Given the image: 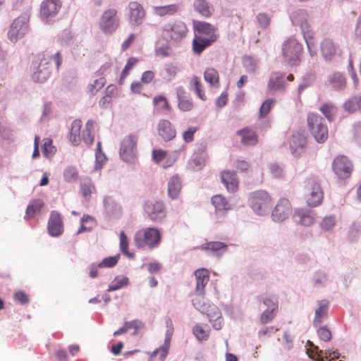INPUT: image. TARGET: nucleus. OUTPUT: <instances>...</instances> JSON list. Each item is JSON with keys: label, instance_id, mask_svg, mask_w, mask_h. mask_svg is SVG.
<instances>
[{"label": "nucleus", "instance_id": "nucleus-1", "mask_svg": "<svg viewBox=\"0 0 361 361\" xmlns=\"http://www.w3.org/2000/svg\"><path fill=\"white\" fill-rule=\"evenodd\" d=\"M161 238V233L157 228H147L137 231L133 241L138 249H153L159 245Z\"/></svg>", "mask_w": 361, "mask_h": 361}, {"label": "nucleus", "instance_id": "nucleus-2", "mask_svg": "<svg viewBox=\"0 0 361 361\" xmlns=\"http://www.w3.org/2000/svg\"><path fill=\"white\" fill-rule=\"evenodd\" d=\"M307 124L310 134L317 142H324L329 136V131L322 116L316 113H310L307 117Z\"/></svg>", "mask_w": 361, "mask_h": 361}, {"label": "nucleus", "instance_id": "nucleus-3", "mask_svg": "<svg viewBox=\"0 0 361 361\" xmlns=\"http://www.w3.org/2000/svg\"><path fill=\"white\" fill-rule=\"evenodd\" d=\"M120 25L121 20L118 12L114 8H110L104 11L98 22L99 30L105 35L113 34L120 27Z\"/></svg>", "mask_w": 361, "mask_h": 361}, {"label": "nucleus", "instance_id": "nucleus-4", "mask_svg": "<svg viewBox=\"0 0 361 361\" xmlns=\"http://www.w3.org/2000/svg\"><path fill=\"white\" fill-rule=\"evenodd\" d=\"M302 46L295 38L290 37L282 45V56L285 62L290 66H298L301 59Z\"/></svg>", "mask_w": 361, "mask_h": 361}, {"label": "nucleus", "instance_id": "nucleus-5", "mask_svg": "<svg viewBox=\"0 0 361 361\" xmlns=\"http://www.w3.org/2000/svg\"><path fill=\"white\" fill-rule=\"evenodd\" d=\"M186 24L179 20L167 23L162 30L163 37L170 42H178L188 35Z\"/></svg>", "mask_w": 361, "mask_h": 361}, {"label": "nucleus", "instance_id": "nucleus-6", "mask_svg": "<svg viewBox=\"0 0 361 361\" xmlns=\"http://www.w3.org/2000/svg\"><path fill=\"white\" fill-rule=\"evenodd\" d=\"M250 202L252 209L257 214L262 215L269 210L272 198L267 192L258 190L252 193Z\"/></svg>", "mask_w": 361, "mask_h": 361}, {"label": "nucleus", "instance_id": "nucleus-7", "mask_svg": "<svg viewBox=\"0 0 361 361\" xmlns=\"http://www.w3.org/2000/svg\"><path fill=\"white\" fill-rule=\"evenodd\" d=\"M293 21L294 23L298 24L300 25L310 54L314 55L315 51L312 50V47L314 46V32L307 19V13L305 11H300L297 16H293Z\"/></svg>", "mask_w": 361, "mask_h": 361}, {"label": "nucleus", "instance_id": "nucleus-8", "mask_svg": "<svg viewBox=\"0 0 361 361\" xmlns=\"http://www.w3.org/2000/svg\"><path fill=\"white\" fill-rule=\"evenodd\" d=\"M137 142V136L134 134H130L123 139L120 148V156L123 160L128 162L135 160Z\"/></svg>", "mask_w": 361, "mask_h": 361}, {"label": "nucleus", "instance_id": "nucleus-9", "mask_svg": "<svg viewBox=\"0 0 361 361\" xmlns=\"http://www.w3.org/2000/svg\"><path fill=\"white\" fill-rule=\"evenodd\" d=\"M38 60L39 62L36 61L38 65L32 78L36 82H44L50 77L51 73V56L42 53L38 55Z\"/></svg>", "mask_w": 361, "mask_h": 361}, {"label": "nucleus", "instance_id": "nucleus-10", "mask_svg": "<svg viewBox=\"0 0 361 361\" xmlns=\"http://www.w3.org/2000/svg\"><path fill=\"white\" fill-rule=\"evenodd\" d=\"M192 24L195 36H200L214 42L217 40L219 37V35L216 33L217 28L212 24L200 20H193Z\"/></svg>", "mask_w": 361, "mask_h": 361}, {"label": "nucleus", "instance_id": "nucleus-11", "mask_svg": "<svg viewBox=\"0 0 361 361\" xmlns=\"http://www.w3.org/2000/svg\"><path fill=\"white\" fill-rule=\"evenodd\" d=\"M334 173L341 179L349 178L353 171V165L347 157L339 155L332 163Z\"/></svg>", "mask_w": 361, "mask_h": 361}, {"label": "nucleus", "instance_id": "nucleus-12", "mask_svg": "<svg viewBox=\"0 0 361 361\" xmlns=\"http://www.w3.org/2000/svg\"><path fill=\"white\" fill-rule=\"evenodd\" d=\"M293 211L292 204L287 198H280L271 212V218L275 222H281L288 218Z\"/></svg>", "mask_w": 361, "mask_h": 361}, {"label": "nucleus", "instance_id": "nucleus-13", "mask_svg": "<svg viewBox=\"0 0 361 361\" xmlns=\"http://www.w3.org/2000/svg\"><path fill=\"white\" fill-rule=\"evenodd\" d=\"M146 12L142 4L130 1L128 5V21L131 26H139L144 22Z\"/></svg>", "mask_w": 361, "mask_h": 361}, {"label": "nucleus", "instance_id": "nucleus-14", "mask_svg": "<svg viewBox=\"0 0 361 361\" xmlns=\"http://www.w3.org/2000/svg\"><path fill=\"white\" fill-rule=\"evenodd\" d=\"M324 193L320 185L317 183L310 182L307 188L305 200L310 207L319 205L323 200Z\"/></svg>", "mask_w": 361, "mask_h": 361}, {"label": "nucleus", "instance_id": "nucleus-15", "mask_svg": "<svg viewBox=\"0 0 361 361\" xmlns=\"http://www.w3.org/2000/svg\"><path fill=\"white\" fill-rule=\"evenodd\" d=\"M63 230L61 214L56 211H51L47 223L48 233L52 237H58L63 233Z\"/></svg>", "mask_w": 361, "mask_h": 361}, {"label": "nucleus", "instance_id": "nucleus-16", "mask_svg": "<svg viewBox=\"0 0 361 361\" xmlns=\"http://www.w3.org/2000/svg\"><path fill=\"white\" fill-rule=\"evenodd\" d=\"M148 216L154 221H161L166 216L164 204L160 201H148L144 207Z\"/></svg>", "mask_w": 361, "mask_h": 361}, {"label": "nucleus", "instance_id": "nucleus-17", "mask_svg": "<svg viewBox=\"0 0 361 361\" xmlns=\"http://www.w3.org/2000/svg\"><path fill=\"white\" fill-rule=\"evenodd\" d=\"M62 6L61 0H44L40 6L42 17L48 19L56 16Z\"/></svg>", "mask_w": 361, "mask_h": 361}, {"label": "nucleus", "instance_id": "nucleus-18", "mask_svg": "<svg viewBox=\"0 0 361 361\" xmlns=\"http://www.w3.org/2000/svg\"><path fill=\"white\" fill-rule=\"evenodd\" d=\"M27 24L20 18L14 20L8 32L9 39L16 42L18 39L23 37L27 30Z\"/></svg>", "mask_w": 361, "mask_h": 361}, {"label": "nucleus", "instance_id": "nucleus-19", "mask_svg": "<svg viewBox=\"0 0 361 361\" xmlns=\"http://www.w3.org/2000/svg\"><path fill=\"white\" fill-rule=\"evenodd\" d=\"M203 314H207L209 321L214 329L219 330L223 326V318L220 310L214 305L209 304L206 311Z\"/></svg>", "mask_w": 361, "mask_h": 361}, {"label": "nucleus", "instance_id": "nucleus-20", "mask_svg": "<svg viewBox=\"0 0 361 361\" xmlns=\"http://www.w3.org/2000/svg\"><path fill=\"white\" fill-rule=\"evenodd\" d=\"M293 221L300 225L309 226L314 223V214L307 209H296L293 214Z\"/></svg>", "mask_w": 361, "mask_h": 361}, {"label": "nucleus", "instance_id": "nucleus-21", "mask_svg": "<svg viewBox=\"0 0 361 361\" xmlns=\"http://www.w3.org/2000/svg\"><path fill=\"white\" fill-rule=\"evenodd\" d=\"M194 274L196 280L195 293L204 294L205 286L209 280V271L207 269L202 268L197 269Z\"/></svg>", "mask_w": 361, "mask_h": 361}, {"label": "nucleus", "instance_id": "nucleus-22", "mask_svg": "<svg viewBox=\"0 0 361 361\" xmlns=\"http://www.w3.org/2000/svg\"><path fill=\"white\" fill-rule=\"evenodd\" d=\"M157 130L159 135L165 140L169 141L174 138L176 135V129L171 123L166 119L159 121L158 123Z\"/></svg>", "mask_w": 361, "mask_h": 361}, {"label": "nucleus", "instance_id": "nucleus-23", "mask_svg": "<svg viewBox=\"0 0 361 361\" xmlns=\"http://www.w3.org/2000/svg\"><path fill=\"white\" fill-rule=\"evenodd\" d=\"M221 179L228 192H235L238 190L239 180L234 171H223L221 173Z\"/></svg>", "mask_w": 361, "mask_h": 361}, {"label": "nucleus", "instance_id": "nucleus-24", "mask_svg": "<svg viewBox=\"0 0 361 361\" xmlns=\"http://www.w3.org/2000/svg\"><path fill=\"white\" fill-rule=\"evenodd\" d=\"M237 135L240 137L241 143L243 145L252 146L258 142L256 132L250 128L246 127L237 131Z\"/></svg>", "mask_w": 361, "mask_h": 361}, {"label": "nucleus", "instance_id": "nucleus-25", "mask_svg": "<svg viewBox=\"0 0 361 361\" xmlns=\"http://www.w3.org/2000/svg\"><path fill=\"white\" fill-rule=\"evenodd\" d=\"M284 75L281 73H274L268 82L267 88L270 93H275L276 91L285 89L283 80Z\"/></svg>", "mask_w": 361, "mask_h": 361}, {"label": "nucleus", "instance_id": "nucleus-26", "mask_svg": "<svg viewBox=\"0 0 361 361\" xmlns=\"http://www.w3.org/2000/svg\"><path fill=\"white\" fill-rule=\"evenodd\" d=\"M317 308L315 310V317L313 320L314 326H319L322 324L323 319L326 317L329 302L326 300H322L317 302Z\"/></svg>", "mask_w": 361, "mask_h": 361}, {"label": "nucleus", "instance_id": "nucleus-27", "mask_svg": "<svg viewBox=\"0 0 361 361\" xmlns=\"http://www.w3.org/2000/svg\"><path fill=\"white\" fill-rule=\"evenodd\" d=\"M118 94V87L116 85H109L105 90L104 95L99 101V105L102 108H106L111 102L112 99Z\"/></svg>", "mask_w": 361, "mask_h": 361}, {"label": "nucleus", "instance_id": "nucleus-28", "mask_svg": "<svg viewBox=\"0 0 361 361\" xmlns=\"http://www.w3.org/2000/svg\"><path fill=\"white\" fill-rule=\"evenodd\" d=\"M214 42L202 37L194 36L192 42V49L195 55H200L204 50L210 47Z\"/></svg>", "mask_w": 361, "mask_h": 361}, {"label": "nucleus", "instance_id": "nucleus-29", "mask_svg": "<svg viewBox=\"0 0 361 361\" xmlns=\"http://www.w3.org/2000/svg\"><path fill=\"white\" fill-rule=\"evenodd\" d=\"M166 336L164 340V345L159 348V352L161 353L162 359H164L168 353L169 349L170 348V342L171 340V337L173 334V325L171 319H168L166 322Z\"/></svg>", "mask_w": 361, "mask_h": 361}, {"label": "nucleus", "instance_id": "nucleus-30", "mask_svg": "<svg viewBox=\"0 0 361 361\" xmlns=\"http://www.w3.org/2000/svg\"><path fill=\"white\" fill-rule=\"evenodd\" d=\"M181 190V182L178 176H172L168 183V195L171 199L178 198Z\"/></svg>", "mask_w": 361, "mask_h": 361}, {"label": "nucleus", "instance_id": "nucleus-31", "mask_svg": "<svg viewBox=\"0 0 361 361\" xmlns=\"http://www.w3.org/2000/svg\"><path fill=\"white\" fill-rule=\"evenodd\" d=\"M178 11L179 6L178 4L153 7L154 13L160 17L175 15Z\"/></svg>", "mask_w": 361, "mask_h": 361}, {"label": "nucleus", "instance_id": "nucleus-32", "mask_svg": "<svg viewBox=\"0 0 361 361\" xmlns=\"http://www.w3.org/2000/svg\"><path fill=\"white\" fill-rule=\"evenodd\" d=\"M81 128L82 121L80 120H74L73 121L70 133V141L73 145H78L81 141Z\"/></svg>", "mask_w": 361, "mask_h": 361}, {"label": "nucleus", "instance_id": "nucleus-33", "mask_svg": "<svg viewBox=\"0 0 361 361\" xmlns=\"http://www.w3.org/2000/svg\"><path fill=\"white\" fill-rule=\"evenodd\" d=\"M152 103L157 111H161L165 113H169L171 111V107L166 97L164 95H156L153 98Z\"/></svg>", "mask_w": 361, "mask_h": 361}, {"label": "nucleus", "instance_id": "nucleus-34", "mask_svg": "<svg viewBox=\"0 0 361 361\" xmlns=\"http://www.w3.org/2000/svg\"><path fill=\"white\" fill-rule=\"evenodd\" d=\"M321 52L326 59H331L336 53V47L330 39H324L321 43Z\"/></svg>", "mask_w": 361, "mask_h": 361}, {"label": "nucleus", "instance_id": "nucleus-35", "mask_svg": "<svg viewBox=\"0 0 361 361\" xmlns=\"http://www.w3.org/2000/svg\"><path fill=\"white\" fill-rule=\"evenodd\" d=\"M103 204L106 211L111 215L119 214L122 212L121 207L111 197H105L103 200Z\"/></svg>", "mask_w": 361, "mask_h": 361}, {"label": "nucleus", "instance_id": "nucleus-36", "mask_svg": "<svg viewBox=\"0 0 361 361\" xmlns=\"http://www.w3.org/2000/svg\"><path fill=\"white\" fill-rule=\"evenodd\" d=\"M97 225L96 219L88 214H84L81 219V226L77 233L80 234L85 231H90Z\"/></svg>", "mask_w": 361, "mask_h": 361}, {"label": "nucleus", "instance_id": "nucleus-37", "mask_svg": "<svg viewBox=\"0 0 361 361\" xmlns=\"http://www.w3.org/2000/svg\"><path fill=\"white\" fill-rule=\"evenodd\" d=\"M44 207V202L41 200H32L27 207L25 219L32 218L35 214L39 213Z\"/></svg>", "mask_w": 361, "mask_h": 361}, {"label": "nucleus", "instance_id": "nucleus-38", "mask_svg": "<svg viewBox=\"0 0 361 361\" xmlns=\"http://www.w3.org/2000/svg\"><path fill=\"white\" fill-rule=\"evenodd\" d=\"M194 7L197 12L205 18H209L212 14V8L205 0H196Z\"/></svg>", "mask_w": 361, "mask_h": 361}, {"label": "nucleus", "instance_id": "nucleus-39", "mask_svg": "<svg viewBox=\"0 0 361 361\" xmlns=\"http://www.w3.org/2000/svg\"><path fill=\"white\" fill-rule=\"evenodd\" d=\"M190 88L193 90L196 95L202 100H206V95L202 90V85L200 79L197 76H193L190 81Z\"/></svg>", "mask_w": 361, "mask_h": 361}, {"label": "nucleus", "instance_id": "nucleus-40", "mask_svg": "<svg viewBox=\"0 0 361 361\" xmlns=\"http://www.w3.org/2000/svg\"><path fill=\"white\" fill-rule=\"evenodd\" d=\"M343 109L350 114L355 112L357 110L361 111V96L359 98L353 97L347 100L343 104Z\"/></svg>", "mask_w": 361, "mask_h": 361}, {"label": "nucleus", "instance_id": "nucleus-41", "mask_svg": "<svg viewBox=\"0 0 361 361\" xmlns=\"http://www.w3.org/2000/svg\"><path fill=\"white\" fill-rule=\"evenodd\" d=\"M204 80L212 86H219V73L214 68H207L204 73Z\"/></svg>", "mask_w": 361, "mask_h": 361}, {"label": "nucleus", "instance_id": "nucleus-42", "mask_svg": "<svg viewBox=\"0 0 361 361\" xmlns=\"http://www.w3.org/2000/svg\"><path fill=\"white\" fill-rule=\"evenodd\" d=\"M80 192L82 197L85 200H89L91 198L92 194L96 192L95 186L90 180L84 181L80 185Z\"/></svg>", "mask_w": 361, "mask_h": 361}, {"label": "nucleus", "instance_id": "nucleus-43", "mask_svg": "<svg viewBox=\"0 0 361 361\" xmlns=\"http://www.w3.org/2000/svg\"><path fill=\"white\" fill-rule=\"evenodd\" d=\"M94 122L92 121H88L85 124V128L82 132V139L84 142L90 145L94 142Z\"/></svg>", "mask_w": 361, "mask_h": 361}, {"label": "nucleus", "instance_id": "nucleus-44", "mask_svg": "<svg viewBox=\"0 0 361 361\" xmlns=\"http://www.w3.org/2000/svg\"><path fill=\"white\" fill-rule=\"evenodd\" d=\"M192 333L198 341H203L209 338L210 330L209 328L204 329L201 324H197L193 327Z\"/></svg>", "mask_w": 361, "mask_h": 361}, {"label": "nucleus", "instance_id": "nucleus-45", "mask_svg": "<svg viewBox=\"0 0 361 361\" xmlns=\"http://www.w3.org/2000/svg\"><path fill=\"white\" fill-rule=\"evenodd\" d=\"M320 111L326 116L329 121L334 120L337 113V108L331 103H325L319 108Z\"/></svg>", "mask_w": 361, "mask_h": 361}, {"label": "nucleus", "instance_id": "nucleus-46", "mask_svg": "<svg viewBox=\"0 0 361 361\" xmlns=\"http://www.w3.org/2000/svg\"><path fill=\"white\" fill-rule=\"evenodd\" d=\"M106 82V80L105 77H99L87 86L88 93L92 95L96 94V93L105 85Z\"/></svg>", "mask_w": 361, "mask_h": 361}, {"label": "nucleus", "instance_id": "nucleus-47", "mask_svg": "<svg viewBox=\"0 0 361 361\" xmlns=\"http://www.w3.org/2000/svg\"><path fill=\"white\" fill-rule=\"evenodd\" d=\"M119 247L121 252L128 256V257L133 258L134 255L130 253L128 250L129 240L123 231H121L119 235Z\"/></svg>", "mask_w": 361, "mask_h": 361}, {"label": "nucleus", "instance_id": "nucleus-48", "mask_svg": "<svg viewBox=\"0 0 361 361\" xmlns=\"http://www.w3.org/2000/svg\"><path fill=\"white\" fill-rule=\"evenodd\" d=\"M329 82L336 89H343L346 84L345 78L340 73H334L329 78Z\"/></svg>", "mask_w": 361, "mask_h": 361}, {"label": "nucleus", "instance_id": "nucleus-49", "mask_svg": "<svg viewBox=\"0 0 361 361\" xmlns=\"http://www.w3.org/2000/svg\"><path fill=\"white\" fill-rule=\"evenodd\" d=\"M129 279L126 276H116L114 280L109 286L108 291L116 290L122 287L126 286L128 284Z\"/></svg>", "mask_w": 361, "mask_h": 361}, {"label": "nucleus", "instance_id": "nucleus-50", "mask_svg": "<svg viewBox=\"0 0 361 361\" xmlns=\"http://www.w3.org/2000/svg\"><path fill=\"white\" fill-rule=\"evenodd\" d=\"M212 202L218 210H226L229 209V204L226 199L221 195H216L212 197Z\"/></svg>", "mask_w": 361, "mask_h": 361}, {"label": "nucleus", "instance_id": "nucleus-51", "mask_svg": "<svg viewBox=\"0 0 361 361\" xmlns=\"http://www.w3.org/2000/svg\"><path fill=\"white\" fill-rule=\"evenodd\" d=\"M63 177L66 182H75L78 178V171L75 166H68L63 171Z\"/></svg>", "mask_w": 361, "mask_h": 361}, {"label": "nucleus", "instance_id": "nucleus-52", "mask_svg": "<svg viewBox=\"0 0 361 361\" xmlns=\"http://www.w3.org/2000/svg\"><path fill=\"white\" fill-rule=\"evenodd\" d=\"M276 100L274 99H267L261 105L259 111V116L260 118L265 117L271 111L273 106L275 104Z\"/></svg>", "mask_w": 361, "mask_h": 361}, {"label": "nucleus", "instance_id": "nucleus-53", "mask_svg": "<svg viewBox=\"0 0 361 361\" xmlns=\"http://www.w3.org/2000/svg\"><path fill=\"white\" fill-rule=\"evenodd\" d=\"M278 310L266 309L260 315L259 321L262 324L271 322L276 317Z\"/></svg>", "mask_w": 361, "mask_h": 361}, {"label": "nucleus", "instance_id": "nucleus-54", "mask_svg": "<svg viewBox=\"0 0 361 361\" xmlns=\"http://www.w3.org/2000/svg\"><path fill=\"white\" fill-rule=\"evenodd\" d=\"M192 302L194 307L202 313L206 311L208 304L206 303V299L204 294H197L196 297L193 299Z\"/></svg>", "mask_w": 361, "mask_h": 361}, {"label": "nucleus", "instance_id": "nucleus-55", "mask_svg": "<svg viewBox=\"0 0 361 361\" xmlns=\"http://www.w3.org/2000/svg\"><path fill=\"white\" fill-rule=\"evenodd\" d=\"M138 60L134 57H130L125 66L123 70L122 71L121 78L119 80L120 83H123V80L128 76L129 71L133 68V67L137 63Z\"/></svg>", "mask_w": 361, "mask_h": 361}, {"label": "nucleus", "instance_id": "nucleus-56", "mask_svg": "<svg viewBox=\"0 0 361 361\" xmlns=\"http://www.w3.org/2000/svg\"><path fill=\"white\" fill-rule=\"evenodd\" d=\"M178 107L183 111H189L193 108V103L190 98L179 97Z\"/></svg>", "mask_w": 361, "mask_h": 361}, {"label": "nucleus", "instance_id": "nucleus-57", "mask_svg": "<svg viewBox=\"0 0 361 361\" xmlns=\"http://www.w3.org/2000/svg\"><path fill=\"white\" fill-rule=\"evenodd\" d=\"M56 149L52 145V140L49 138H45L44 140V144L42 147V152L47 157L53 156L55 153Z\"/></svg>", "mask_w": 361, "mask_h": 361}, {"label": "nucleus", "instance_id": "nucleus-58", "mask_svg": "<svg viewBox=\"0 0 361 361\" xmlns=\"http://www.w3.org/2000/svg\"><path fill=\"white\" fill-rule=\"evenodd\" d=\"M206 249L213 252H218L220 250L226 251L227 245L221 242H209L206 244Z\"/></svg>", "mask_w": 361, "mask_h": 361}, {"label": "nucleus", "instance_id": "nucleus-59", "mask_svg": "<svg viewBox=\"0 0 361 361\" xmlns=\"http://www.w3.org/2000/svg\"><path fill=\"white\" fill-rule=\"evenodd\" d=\"M270 173L274 178H281L283 176V169L278 164H271L269 166Z\"/></svg>", "mask_w": 361, "mask_h": 361}, {"label": "nucleus", "instance_id": "nucleus-60", "mask_svg": "<svg viewBox=\"0 0 361 361\" xmlns=\"http://www.w3.org/2000/svg\"><path fill=\"white\" fill-rule=\"evenodd\" d=\"M336 224L335 217L334 216H329L325 217L322 223L321 226L326 231L331 230Z\"/></svg>", "mask_w": 361, "mask_h": 361}, {"label": "nucleus", "instance_id": "nucleus-61", "mask_svg": "<svg viewBox=\"0 0 361 361\" xmlns=\"http://www.w3.org/2000/svg\"><path fill=\"white\" fill-rule=\"evenodd\" d=\"M305 144V140L300 135H293L292 140L290 141V147L295 149L297 147H303Z\"/></svg>", "mask_w": 361, "mask_h": 361}, {"label": "nucleus", "instance_id": "nucleus-62", "mask_svg": "<svg viewBox=\"0 0 361 361\" xmlns=\"http://www.w3.org/2000/svg\"><path fill=\"white\" fill-rule=\"evenodd\" d=\"M198 128L195 126H190L187 130L183 133V138L185 142H190L194 139V135L197 131Z\"/></svg>", "mask_w": 361, "mask_h": 361}, {"label": "nucleus", "instance_id": "nucleus-63", "mask_svg": "<svg viewBox=\"0 0 361 361\" xmlns=\"http://www.w3.org/2000/svg\"><path fill=\"white\" fill-rule=\"evenodd\" d=\"M118 260V256L109 257L104 259L99 264V267H114Z\"/></svg>", "mask_w": 361, "mask_h": 361}, {"label": "nucleus", "instance_id": "nucleus-64", "mask_svg": "<svg viewBox=\"0 0 361 361\" xmlns=\"http://www.w3.org/2000/svg\"><path fill=\"white\" fill-rule=\"evenodd\" d=\"M317 334L319 338L324 342L329 341L331 339V333L330 330L325 326L319 328L317 330Z\"/></svg>", "mask_w": 361, "mask_h": 361}]
</instances>
